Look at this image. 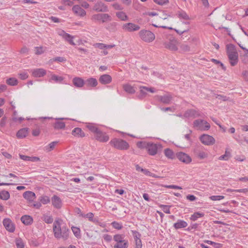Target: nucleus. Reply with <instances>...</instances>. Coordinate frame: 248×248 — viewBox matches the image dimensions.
<instances>
[{"mask_svg": "<svg viewBox=\"0 0 248 248\" xmlns=\"http://www.w3.org/2000/svg\"><path fill=\"white\" fill-rule=\"evenodd\" d=\"M124 90L128 93L133 94L135 93V90L133 87L129 84H125L123 85Z\"/></svg>", "mask_w": 248, "mask_h": 248, "instance_id": "obj_33", "label": "nucleus"}, {"mask_svg": "<svg viewBox=\"0 0 248 248\" xmlns=\"http://www.w3.org/2000/svg\"><path fill=\"white\" fill-rule=\"evenodd\" d=\"M51 79L54 80L56 83H61L63 80L64 78L61 76L53 75L51 78Z\"/></svg>", "mask_w": 248, "mask_h": 248, "instance_id": "obj_43", "label": "nucleus"}, {"mask_svg": "<svg viewBox=\"0 0 248 248\" xmlns=\"http://www.w3.org/2000/svg\"><path fill=\"white\" fill-rule=\"evenodd\" d=\"M51 201H52L53 205L55 208H56L57 209H59L61 207L62 201H61V200L60 199V198L58 196H57L56 195H54L51 199Z\"/></svg>", "mask_w": 248, "mask_h": 248, "instance_id": "obj_22", "label": "nucleus"}, {"mask_svg": "<svg viewBox=\"0 0 248 248\" xmlns=\"http://www.w3.org/2000/svg\"><path fill=\"white\" fill-rule=\"evenodd\" d=\"M200 113L199 111L194 109H189L185 111L183 117L186 118H196L199 117Z\"/></svg>", "mask_w": 248, "mask_h": 248, "instance_id": "obj_14", "label": "nucleus"}, {"mask_svg": "<svg viewBox=\"0 0 248 248\" xmlns=\"http://www.w3.org/2000/svg\"><path fill=\"white\" fill-rule=\"evenodd\" d=\"M177 158L181 162L189 164L192 162L191 157L187 154L183 152H178L176 154Z\"/></svg>", "mask_w": 248, "mask_h": 248, "instance_id": "obj_10", "label": "nucleus"}, {"mask_svg": "<svg viewBox=\"0 0 248 248\" xmlns=\"http://www.w3.org/2000/svg\"><path fill=\"white\" fill-rule=\"evenodd\" d=\"M212 201H219L220 200L223 199L224 198V196H212L209 198Z\"/></svg>", "mask_w": 248, "mask_h": 248, "instance_id": "obj_56", "label": "nucleus"}, {"mask_svg": "<svg viewBox=\"0 0 248 248\" xmlns=\"http://www.w3.org/2000/svg\"><path fill=\"white\" fill-rule=\"evenodd\" d=\"M85 84L88 87H94L97 85L98 82L95 78H91L87 79Z\"/></svg>", "mask_w": 248, "mask_h": 248, "instance_id": "obj_29", "label": "nucleus"}, {"mask_svg": "<svg viewBox=\"0 0 248 248\" xmlns=\"http://www.w3.org/2000/svg\"><path fill=\"white\" fill-rule=\"evenodd\" d=\"M193 127L198 130L207 131L210 128V124L206 121L197 119L193 122Z\"/></svg>", "mask_w": 248, "mask_h": 248, "instance_id": "obj_5", "label": "nucleus"}, {"mask_svg": "<svg viewBox=\"0 0 248 248\" xmlns=\"http://www.w3.org/2000/svg\"><path fill=\"white\" fill-rule=\"evenodd\" d=\"M135 248H142V243L141 240H138L135 241Z\"/></svg>", "mask_w": 248, "mask_h": 248, "instance_id": "obj_64", "label": "nucleus"}, {"mask_svg": "<svg viewBox=\"0 0 248 248\" xmlns=\"http://www.w3.org/2000/svg\"><path fill=\"white\" fill-rule=\"evenodd\" d=\"M201 142L204 145L211 146L214 145L216 142L215 138L209 135L203 134L199 137Z\"/></svg>", "mask_w": 248, "mask_h": 248, "instance_id": "obj_8", "label": "nucleus"}, {"mask_svg": "<svg viewBox=\"0 0 248 248\" xmlns=\"http://www.w3.org/2000/svg\"><path fill=\"white\" fill-rule=\"evenodd\" d=\"M158 97L160 102L165 104H170L172 99V96L170 94L158 96Z\"/></svg>", "mask_w": 248, "mask_h": 248, "instance_id": "obj_17", "label": "nucleus"}, {"mask_svg": "<svg viewBox=\"0 0 248 248\" xmlns=\"http://www.w3.org/2000/svg\"><path fill=\"white\" fill-rule=\"evenodd\" d=\"M140 88L141 89L140 92L142 93H145L143 91V90L142 89H144L146 91L150 92L152 93H154L155 92V89L153 88H149V87H145V86H142V87H140Z\"/></svg>", "mask_w": 248, "mask_h": 248, "instance_id": "obj_50", "label": "nucleus"}, {"mask_svg": "<svg viewBox=\"0 0 248 248\" xmlns=\"http://www.w3.org/2000/svg\"><path fill=\"white\" fill-rule=\"evenodd\" d=\"M93 9L96 12H107L108 11L107 5L101 1H97L93 5Z\"/></svg>", "mask_w": 248, "mask_h": 248, "instance_id": "obj_12", "label": "nucleus"}, {"mask_svg": "<svg viewBox=\"0 0 248 248\" xmlns=\"http://www.w3.org/2000/svg\"><path fill=\"white\" fill-rule=\"evenodd\" d=\"M23 197L30 202H33L36 198L35 193L31 191H27L23 193Z\"/></svg>", "mask_w": 248, "mask_h": 248, "instance_id": "obj_19", "label": "nucleus"}, {"mask_svg": "<svg viewBox=\"0 0 248 248\" xmlns=\"http://www.w3.org/2000/svg\"><path fill=\"white\" fill-rule=\"evenodd\" d=\"M17 248H24V243L21 238H17L15 241Z\"/></svg>", "mask_w": 248, "mask_h": 248, "instance_id": "obj_46", "label": "nucleus"}, {"mask_svg": "<svg viewBox=\"0 0 248 248\" xmlns=\"http://www.w3.org/2000/svg\"><path fill=\"white\" fill-rule=\"evenodd\" d=\"M117 17L122 21H127L128 20V17L126 15V13L123 12H118L116 13Z\"/></svg>", "mask_w": 248, "mask_h": 248, "instance_id": "obj_32", "label": "nucleus"}, {"mask_svg": "<svg viewBox=\"0 0 248 248\" xmlns=\"http://www.w3.org/2000/svg\"><path fill=\"white\" fill-rule=\"evenodd\" d=\"M96 140L101 142H106L109 140V136L107 133L102 132L100 129L94 134Z\"/></svg>", "mask_w": 248, "mask_h": 248, "instance_id": "obj_11", "label": "nucleus"}, {"mask_svg": "<svg viewBox=\"0 0 248 248\" xmlns=\"http://www.w3.org/2000/svg\"><path fill=\"white\" fill-rule=\"evenodd\" d=\"M32 76L34 77H42L46 74V71L43 68H37L32 71Z\"/></svg>", "mask_w": 248, "mask_h": 248, "instance_id": "obj_18", "label": "nucleus"}, {"mask_svg": "<svg viewBox=\"0 0 248 248\" xmlns=\"http://www.w3.org/2000/svg\"><path fill=\"white\" fill-rule=\"evenodd\" d=\"M73 83L75 87L81 88L85 84V81L81 78L75 77L73 79Z\"/></svg>", "mask_w": 248, "mask_h": 248, "instance_id": "obj_21", "label": "nucleus"}, {"mask_svg": "<svg viewBox=\"0 0 248 248\" xmlns=\"http://www.w3.org/2000/svg\"><path fill=\"white\" fill-rule=\"evenodd\" d=\"M231 154L230 152H229V151H228L227 149H226L225 151V154L220 156L218 157V159L219 160L227 161V160H228L231 158Z\"/></svg>", "mask_w": 248, "mask_h": 248, "instance_id": "obj_35", "label": "nucleus"}, {"mask_svg": "<svg viewBox=\"0 0 248 248\" xmlns=\"http://www.w3.org/2000/svg\"><path fill=\"white\" fill-rule=\"evenodd\" d=\"M21 221L22 222L26 225H29L32 223L33 218L32 217L29 215H24L21 217Z\"/></svg>", "mask_w": 248, "mask_h": 248, "instance_id": "obj_24", "label": "nucleus"}, {"mask_svg": "<svg viewBox=\"0 0 248 248\" xmlns=\"http://www.w3.org/2000/svg\"><path fill=\"white\" fill-rule=\"evenodd\" d=\"M72 10L75 14L80 16H84L86 14V11L78 5L74 6Z\"/></svg>", "mask_w": 248, "mask_h": 248, "instance_id": "obj_16", "label": "nucleus"}, {"mask_svg": "<svg viewBox=\"0 0 248 248\" xmlns=\"http://www.w3.org/2000/svg\"><path fill=\"white\" fill-rule=\"evenodd\" d=\"M242 75L245 80L248 81V71H244Z\"/></svg>", "mask_w": 248, "mask_h": 248, "instance_id": "obj_63", "label": "nucleus"}, {"mask_svg": "<svg viewBox=\"0 0 248 248\" xmlns=\"http://www.w3.org/2000/svg\"><path fill=\"white\" fill-rule=\"evenodd\" d=\"M176 15L178 18L180 19H183L186 20H190V18L189 16L186 14V13L183 11L181 10L177 12Z\"/></svg>", "mask_w": 248, "mask_h": 248, "instance_id": "obj_27", "label": "nucleus"}, {"mask_svg": "<svg viewBox=\"0 0 248 248\" xmlns=\"http://www.w3.org/2000/svg\"><path fill=\"white\" fill-rule=\"evenodd\" d=\"M164 154L165 156L169 159H172L175 157L173 152L170 148H167L165 149Z\"/></svg>", "mask_w": 248, "mask_h": 248, "instance_id": "obj_34", "label": "nucleus"}, {"mask_svg": "<svg viewBox=\"0 0 248 248\" xmlns=\"http://www.w3.org/2000/svg\"><path fill=\"white\" fill-rule=\"evenodd\" d=\"M86 127L94 134L99 130L96 125L93 123H87Z\"/></svg>", "mask_w": 248, "mask_h": 248, "instance_id": "obj_30", "label": "nucleus"}, {"mask_svg": "<svg viewBox=\"0 0 248 248\" xmlns=\"http://www.w3.org/2000/svg\"><path fill=\"white\" fill-rule=\"evenodd\" d=\"M10 198V194L9 192L6 190H2L0 192V198L3 200H7Z\"/></svg>", "mask_w": 248, "mask_h": 248, "instance_id": "obj_39", "label": "nucleus"}, {"mask_svg": "<svg viewBox=\"0 0 248 248\" xmlns=\"http://www.w3.org/2000/svg\"><path fill=\"white\" fill-rule=\"evenodd\" d=\"M128 247V241L125 240L124 242L116 243L114 246V248H127Z\"/></svg>", "mask_w": 248, "mask_h": 248, "instance_id": "obj_36", "label": "nucleus"}, {"mask_svg": "<svg viewBox=\"0 0 248 248\" xmlns=\"http://www.w3.org/2000/svg\"><path fill=\"white\" fill-rule=\"evenodd\" d=\"M111 225L113 228L117 230H121L123 228V226L121 224L116 221L113 222Z\"/></svg>", "mask_w": 248, "mask_h": 248, "instance_id": "obj_54", "label": "nucleus"}, {"mask_svg": "<svg viewBox=\"0 0 248 248\" xmlns=\"http://www.w3.org/2000/svg\"><path fill=\"white\" fill-rule=\"evenodd\" d=\"M137 146L141 149H146L151 155H155L157 153L158 150L162 148L161 145L159 144H155L146 141H138L137 143Z\"/></svg>", "mask_w": 248, "mask_h": 248, "instance_id": "obj_2", "label": "nucleus"}, {"mask_svg": "<svg viewBox=\"0 0 248 248\" xmlns=\"http://www.w3.org/2000/svg\"><path fill=\"white\" fill-rule=\"evenodd\" d=\"M101 22L102 23L109 21L111 20V16L108 14H101Z\"/></svg>", "mask_w": 248, "mask_h": 248, "instance_id": "obj_42", "label": "nucleus"}, {"mask_svg": "<svg viewBox=\"0 0 248 248\" xmlns=\"http://www.w3.org/2000/svg\"><path fill=\"white\" fill-rule=\"evenodd\" d=\"M112 81L111 76L108 74H104L101 76L99 78V81L102 84H108Z\"/></svg>", "mask_w": 248, "mask_h": 248, "instance_id": "obj_15", "label": "nucleus"}, {"mask_svg": "<svg viewBox=\"0 0 248 248\" xmlns=\"http://www.w3.org/2000/svg\"><path fill=\"white\" fill-rule=\"evenodd\" d=\"M101 14H96L93 15L91 19L93 22L101 21Z\"/></svg>", "mask_w": 248, "mask_h": 248, "instance_id": "obj_47", "label": "nucleus"}, {"mask_svg": "<svg viewBox=\"0 0 248 248\" xmlns=\"http://www.w3.org/2000/svg\"><path fill=\"white\" fill-rule=\"evenodd\" d=\"M154 1L160 5H163L169 2V0H153Z\"/></svg>", "mask_w": 248, "mask_h": 248, "instance_id": "obj_53", "label": "nucleus"}, {"mask_svg": "<svg viewBox=\"0 0 248 248\" xmlns=\"http://www.w3.org/2000/svg\"><path fill=\"white\" fill-rule=\"evenodd\" d=\"M28 129L24 128L20 129L16 133V136L18 138L22 139L26 137L28 135Z\"/></svg>", "mask_w": 248, "mask_h": 248, "instance_id": "obj_28", "label": "nucleus"}, {"mask_svg": "<svg viewBox=\"0 0 248 248\" xmlns=\"http://www.w3.org/2000/svg\"><path fill=\"white\" fill-rule=\"evenodd\" d=\"M6 83L10 86H16L18 84V80L15 78H10L6 81Z\"/></svg>", "mask_w": 248, "mask_h": 248, "instance_id": "obj_40", "label": "nucleus"}, {"mask_svg": "<svg viewBox=\"0 0 248 248\" xmlns=\"http://www.w3.org/2000/svg\"><path fill=\"white\" fill-rule=\"evenodd\" d=\"M142 172H143L145 175L147 176H152L153 177L155 178L157 177V176H156V175L155 174L151 173L150 171H149L148 170L146 169H143Z\"/></svg>", "mask_w": 248, "mask_h": 248, "instance_id": "obj_57", "label": "nucleus"}, {"mask_svg": "<svg viewBox=\"0 0 248 248\" xmlns=\"http://www.w3.org/2000/svg\"><path fill=\"white\" fill-rule=\"evenodd\" d=\"M160 206L162 208L163 211L164 213L166 214L170 213V206L165 205H161Z\"/></svg>", "mask_w": 248, "mask_h": 248, "instance_id": "obj_58", "label": "nucleus"}, {"mask_svg": "<svg viewBox=\"0 0 248 248\" xmlns=\"http://www.w3.org/2000/svg\"><path fill=\"white\" fill-rule=\"evenodd\" d=\"M135 241L140 240L141 234L137 231H132Z\"/></svg>", "mask_w": 248, "mask_h": 248, "instance_id": "obj_55", "label": "nucleus"}, {"mask_svg": "<svg viewBox=\"0 0 248 248\" xmlns=\"http://www.w3.org/2000/svg\"><path fill=\"white\" fill-rule=\"evenodd\" d=\"M180 49L183 52H188L190 50V47L189 45L183 44H181L180 46Z\"/></svg>", "mask_w": 248, "mask_h": 248, "instance_id": "obj_48", "label": "nucleus"}, {"mask_svg": "<svg viewBox=\"0 0 248 248\" xmlns=\"http://www.w3.org/2000/svg\"><path fill=\"white\" fill-rule=\"evenodd\" d=\"M19 157L22 160L25 161H30L31 162H36L40 160V158L36 156H29L27 155H19Z\"/></svg>", "mask_w": 248, "mask_h": 248, "instance_id": "obj_26", "label": "nucleus"}, {"mask_svg": "<svg viewBox=\"0 0 248 248\" xmlns=\"http://www.w3.org/2000/svg\"><path fill=\"white\" fill-rule=\"evenodd\" d=\"M6 121H7L6 117L4 116L2 118V119H1L0 122V128H2V127H4V126L6 124Z\"/></svg>", "mask_w": 248, "mask_h": 248, "instance_id": "obj_59", "label": "nucleus"}, {"mask_svg": "<svg viewBox=\"0 0 248 248\" xmlns=\"http://www.w3.org/2000/svg\"><path fill=\"white\" fill-rule=\"evenodd\" d=\"M204 216V214L196 212L194 214L192 215L190 217V220L192 221H196L198 218L202 217Z\"/></svg>", "mask_w": 248, "mask_h": 248, "instance_id": "obj_41", "label": "nucleus"}, {"mask_svg": "<svg viewBox=\"0 0 248 248\" xmlns=\"http://www.w3.org/2000/svg\"><path fill=\"white\" fill-rule=\"evenodd\" d=\"M58 143L57 141H53L48 144L47 146L46 147V150L48 151H51L52 150L56 144Z\"/></svg>", "mask_w": 248, "mask_h": 248, "instance_id": "obj_49", "label": "nucleus"}, {"mask_svg": "<svg viewBox=\"0 0 248 248\" xmlns=\"http://www.w3.org/2000/svg\"><path fill=\"white\" fill-rule=\"evenodd\" d=\"M194 154L199 158L202 159L207 157L208 155L205 152L200 151L198 148H195L194 150Z\"/></svg>", "mask_w": 248, "mask_h": 248, "instance_id": "obj_25", "label": "nucleus"}, {"mask_svg": "<svg viewBox=\"0 0 248 248\" xmlns=\"http://www.w3.org/2000/svg\"><path fill=\"white\" fill-rule=\"evenodd\" d=\"M122 29L124 31L132 32L139 31L140 27L138 24L132 22H128L123 24L122 26Z\"/></svg>", "mask_w": 248, "mask_h": 248, "instance_id": "obj_7", "label": "nucleus"}, {"mask_svg": "<svg viewBox=\"0 0 248 248\" xmlns=\"http://www.w3.org/2000/svg\"><path fill=\"white\" fill-rule=\"evenodd\" d=\"M187 226V223L186 222L182 220H178V221L176 223H175L173 225L174 227L176 229L185 228Z\"/></svg>", "mask_w": 248, "mask_h": 248, "instance_id": "obj_31", "label": "nucleus"}, {"mask_svg": "<svg viewBox=\"0 0 248 248\" xmlns=\"http://www.w3.org/2000/svg\"><path fill=\"white\" fill-rule=\"evenodd\" d=\"M53 232L54 237L57 239L62 238L66 240L69 237V229L65 226L61 227L59 220L54 221L53 224Z\"/></svg>", "mask_w": 248, "mask_h": 248, "instance_id": "obj_1", "label": "nucleus"}, {"mask_svg": "<svg viewBox=\"0 0 248 248\" xmlns=\"http://www.w3.org/2000/svg\"><path fill=\"white\" fill-rule=\"evenodd\" d=\"M43 220L47 224L52 223L53 218L52 216L48 215H44L43 217Z\"/></svg>", "mask_w": 248, "mask_h": 248, "instance_id": "obj_45", "label": "nucleus"}, {"mask_svg": "<svg viewBox=\"0 0 248 248\" xmlns=\"http://www.w3.org/2000/svg\"><path fill=\"white\" fill-rule=\"evenodd\" d=\"M113 240L116 243L124 242V241L126 240L124 239V236L123 234H116L113 237Z\"/></svg>", "mask_w": 248, "mask_h": 248, "instance_id": "obj_37", "label": "nucleus"}, {"mask_svg": "<svg viewBox=\"0 0 248 248\" xmlns=\"http://www.w3.org/2000/svg\"><path fill=\"white\" fill-rule=\"evenodd\" d=\"M81 216L83 217L88 218L89 221L94 223H99L98 219L97 218H94V215L93 213L91 212L87 213L86 214H81Z\"/></svg>", "mask_w": 248, "mask_h": 248, "instance_id": "obj_23", "label": "nucleus"}, {"mask_svg": "<svg viewBox=\"0 0 248 248\" xmlns=\"http://www.w3.org/2000/svg\"><path fill=\"white\" fill-rule=\"evenodd\" d=\"M3 225L6 230L9 232H13L15 230V225L10 218H4L3 220Z\"/></svg>", "mask_w": 248, "mask_h": 248, "instance_id": "obj_13", "label": "nucleus"}, {"mask_svg": "<svg viewBox=\"0 0 248 248\" xmlns=\"http://www.w3.org/2000/svg\"><path fill=\"white\" fill-rule=\"evenodd\" d=\"M216 98H218L219 100H222L223 101H226L229 100V98L226 96H224L222 95H217L216 96Z\"/></svg>", "mask_w": 248, "mask_h": 248, "instance_id": "obj_62", "label": "nucleus"}, {"mask_svg": "<svg viewBox=\"0 0 248 248\" xmlns=\"http://www.w3.org/2000/svg\"><path fill=\"white\" fill-rule=\"evenodd\" d=\"M72 134L78 138H83L85 136L84 132L79 127L75 128L72 131Z\"/></svg>", "mask_w": 248, "mask_h": 248, "instance_id": "obj_20", "label": "nucleus"}, {"mask_svg": "<svg viewBox=\"0 0 248 248\" xmlns=\"http://www.w3.org/2000/svg\"><path fill=\"white\" fill-rule=\"evenodd\" d=\"M72 230L76 237H78L80 236V231L78 228L73 227L72 228Z\"/></svg>", "mask_w": 248, "mask_h": 248, "instance_id": "obj_52", "label": "nucleus"}, {"mask_svg": "<svg viewBox=\"0 0 248 248\" xmlns=\"http://www.w3.org/2000/svg\"><path fill=\"white\" fill-rule=\"evenodd\" d=\"M109 144L112 147L119 150H127L129 148L128 143L121 139H113L109 142Z\"/></svg>", "mask_w": 248, "mask_h": 248, "instance_id": "obj_3", "label": "nucleus"}, {"mask_svg": "<svg viewBox=\"0 0 248 248\" xmlns=\"http://www.w3.org/2000/svg\"><path fill=\"white\" fill-rule=\"evenodd\" d=\"M227 55L231 65L232 66L236 65L238 62V54L235 50H229L227 52Z\"/></svg>", "mask_w": 248, "mask_h": 248, "instance_id": "obj_9", "label": "nucleus"}, {"mask_svg": "<svg viewBox=\"0 0 248 248\" xmlns=\"http://www.w3.org/2000/svg\"><path fill=\"white\" fill-rule=\"evenodd\" d=\"M39 200L40 202L44 204H47L50 202L49 198L46 195L40 197Z\"/></svg>", "mask_w": 248, "mask_h": 248, "instance_id": "obj_44", "label": "nucleus"}, {"mask_svg": "<svg viewBox=\"0 0 248 248\" xmlns=\"http://www.w3.org/2000/svg\"><path fill=\"white\" fill-rule=\"evenodd\" d=\"M112 6L115 10H122L123 9V7L118 3H113Z\"/></svg>", "mask_w": 248, "mask_h": 248, "instance_id": "obj_61", "label": "nucleus"}, {"mask_svg": "<svg viewBox=\"0 0 248 248\" xmlns=\"http://www.w3.org/2000/svg\"><path fill=\"white\" fill-rule=\"evenodd\" d=\"M165 48L171 51H177L178 50V41L172 36H170L168 41L164 42Z\"/></svg>", "mask_w": 248, "mask_h": 248, "instance_id": "obj_6", "label": "nucleus"}, {"mask_svg": "<svg viewBox=\"0 0 248 248\" xmlns=\"http://www.w3.org/2000/svg\"><path fill=\"white\" fill-rule=\"evenodd\" d=\"M65 126V123L63 122L58 121L54 124V128L55 129H63Z\"/></svg>", "mask_w": 248, "mask_h": 248, "instance_id": "obj_38", "label": "nucleus"}, {"mask_svg": "<svg viewBox=\"0 0 248 248\" xmlns=\"http://www.w3.org/2000/svg\"><path fill=\"white\" fill-rule=\"evenodd\" d=\"M35 54L36 55H41L45 52V50L43 46L35 47Z\"/></svg>", "mask_w": 248, "mask_h": 248, "instance_id": "obj_51", "label": "nucleus"}, {"mask_svg": "<svg viewBox=\"0 0 248 248\" xmlns=\"http://www.w3.org/2000/svg\"><path fill=\"white\" fill-rule=\"evenodd\" d=\"M94 47L98 48L100 49L106 48V44L103 43H96L93 45Z\"/></svg>", "mask_w": 248, "mask_h": 248, "instance_id": "obj_60", "label": "nucleus"}, {"mask_svg": "<svg viewBox=\"0 0 248 248\" xmlns=\"http://www.w3.org/2000/svg\"><path fill=\"white\" fill-rule=\"evenodd\" d=\"M138 35L140 39L145 43H151L155 38V34L150 31L142 29L140 30Z\"/></svg>", "mask_w": 248, "mask_h": 248, "instance_id": "obj_4", "label": "nucleus"}]
</instances>
